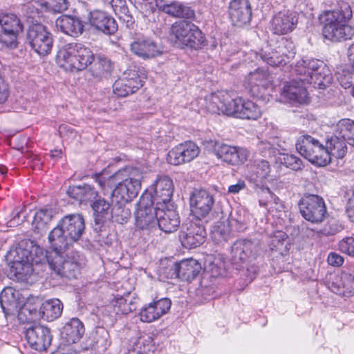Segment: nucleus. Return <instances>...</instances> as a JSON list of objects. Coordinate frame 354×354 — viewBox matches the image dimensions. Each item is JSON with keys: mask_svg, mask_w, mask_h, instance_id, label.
<instances>
[{"mask_svg": "<svg viewBox=\"0 0 354 354\" xmlns=\"http://www.w3.org/2000/svg\"><path fill=\"white\" fill-rule=\"evenodd\" d=\"M95 73L97 77H107L113 69L112 62L104 55H99L95 63Z\"/></svg>", "mask_w": 354, "mask_h": 354, "instance_id": "obj_50", "label": "nucleus"}, {"mask_svg": "<svg viewBox=\"0 0 354 354\" xmlns=\"http://www.w3.org/2000/svg\"><path fill=\"white\" fill-rule=\"evenodd\" d=\"M158 209L157 225L165 233L176 231L180 226V220L178 213L167 207H160Z\"/></svg>", "mask_w": 354, "mask_h": 354, "instance_id": "obj_26", "label": "nucleus"}, {"mask_svg": "<svg viewBox=\"0 0 354 354\" xmlns=\"http://www.w3.org/2000/svg\"><path fill=\"white\" fill-rule=\"evenodd\" d=\"M176 269L180 280L190 282L201 273L202 267L196 260L189 259L179 262Z\"/></svg>", "mask_w": 354, "mask_h": 354, "instance_id": "obj_35", "label": "nucleus"}, {"mask_svg": "<svg viewBox=\"0 0 354 354\" xmlns=\"http://www.w3.org/2000/svg\"><path fill=\"white\" fill-rule=\"evenodd\" d=\"M295 12L283 10L276 13L270 21V30L275 35H286L293 31L297 24Z\"/></svg>", "mask_w": 354, "mask_h": 354, "instance_id": "obj_21", "label": "nucleus"}, {"mask_svg": "<svg viewBox=\"0 0 354 354\" xmlns=\"http://www.w3.org/2000/svg\"><path fill=\"white\" fill-rule=\"evenodd\" d=\"M215 199L213 193L205 189H195L190 196V207L193 215L201 221L211 212Z\"/></svg>", "mask_w": 354, "mask_h": 354, "instance_id": "obj_14", "label": "nucleus"}, {"mask_svg": "<svg viewBox=\"0 0 354 354\" xmlns=\"http://www.w3.org/2000/svg\"><path fill=\"white\" fill-rule=\"evenodd\" d=\"M41 317L48 322L59 318L63 310V304L58 299H52L40 303Z\"/></svg>", "mask_w": 354, "mask_h": 354, "instance_id": "obj_36", "label": "nucleus"}, {"mask_svg": "<svg viewBox=\"0 0 354 354\" xmlns=\"http://www.w3.org/2000/svg\"><path fill=\"white\" fill-rule=\"evenodd\" d=\"M57 29L66 35L77 37L84 31V24L77 17L62 15L55 21Z\"/></svg>", "mask_w": 354, "mask_h": 354, "instance_id": "obj_29", "label": "nucleus"}, {"mask_svg": "<svg viewBox=\"0 0 354 354\" xmlns=\"http://www.w3.org/2000/svg\"><path fill=\"white\" fill-rule=\"evenodd\" d=\"M205 237L206 231L201 221L197 219L182 225L179 240L184 248H196L205 242Z\"/></svg>", "mask_w": 354, "mask_h": 354, "instance_id": "obj_13", "label": "nucleus"}, {"mask_svg": "<svg viewBox=\"0 0 354 354\" xmlns=\"http://www.w3.org/2000/svg\"><path fill=\"white\" fill-rule=\"evenodd\" d=\"M67 194L80 203L85 205L88 203H93L99 196L94 187L88 184L71 186Z\"/></svg>", "mask_w": 354, "mask_h": 354, "instance_id": "obj_31", "label": "nucleus"}, {"mask_svg": "<svg viewBox=\"0 0 354 354\" xmlns=\"http://www.w3.org/2000/svg\"><path fill=\"white\" fill-rule=\"evenodd\" d=\"M281 163L294 171L302 170L304 167L303 161L293 154H283L281 158Z\"/></svg>", "mask_w": 354, "mask_h": 354, "instance_id": "obj_58", "label": "nucleus"}, {"mask_svg": "<svg viewBox=\"0 0 354 354\" xmlns=\"http://www.w3.org/2000/svg\"><path fill=\"white\" fill-rule=\"evenodd\" d=\"M151 196L142 194L138 204V208L136 212V227L142 230H150L157 225V206L150 201Z\"/></svg>", "mask_w": 354, "mask_h": 354, "instance_id": "obj_12", "label": "nucleus"}, {"mask_svg": "<svg viewBox=\"0 0 354 354\" xmlns=\"http://www.w3.org/2000/svg\"><path fill=\"white\" fill-rule=\"evenodd\" d=\"M259 255L258 244L249 239L236 240L231 246L230 261L241 272L245 285L250 283L257 276L259 269L254 261Z\"/></svg>", "mask_w": 354, "mask_h": 354, "instance_id": "obj_4", "label": "nucleus"}, {"mask_svg": "<svg viewBox=\"0 0 354 354\" xmlns=\"http://www.w3.org/2000/svg\"><path fill=\"white\" fill-rule=\"evenodd\" d=\"M174 192V185L171 178L168 176H159L153 184V192H145L151 196V203L157 207H167L170 203Z\"/></svg>", "mask_w": 354, "mask_h": 354, "instance_id": "obj_16", "label": "nucleus"}, {"mask_svg": "<svg viewBox=\"0 0 354 354\" xmlns=\"http://www.w3.org/2000/svg\"><path fill=\"white\" fill-rule=\"evenodd\" d=\"M40 300L39 298H28L22 306H19L18 319L21 324H30L39 319L41 317Z\"/></svg>", "mask_w": 354, "mask_h": 354, "instance_id": "obj_27", "label": "nucleus"}, {"mask_svg": "<svg viewBox=\"0 0 354 354\" xmlns=\"http://www.w3.org/2000/svg\"><path fill=\"white\" fill-rule=\"evenodd\" d=\"M55 214L56 211L53 208L46 206L35 213L32 224L38 231H42L51 221Z\"/></svg>", "mask_w": 354, "mask_h": 354, "instance_id": "obj_42", "label": "nucleus"}, {"mask_svg": "<svg viewBox=\"0 0 354 354\" xmlns=\"http://www.w3.org/2000/svg\"><path fill=\"white\" fill-rule=\"evenodd\" d=\"M93 178L102 190L109 187L112 197L127 203L138 196L143 174L139 168L126 167L107 178L102 173H96Z\"/></svg>", "mask_w": 354, "mask_h": 354, "instance_id": "obj_1", "label": "nucleus"}, {"mask_svg": "<svg viewBox=\"0 0 354 354\" xmlns=\"http://www.w3.org/2000/svg\"><path fill=\"white\" fill-rule=\"evenodd\" d=\"M26 339L30 347L37 351H44L51 344L50 329L41 324H34L26 329Z\"/></svg>", "mask_w": 354, "mask_h": 354, "instance_id": "obj_15", "label": "nucleus"}, {"mask_svg": "<svg viewBox=\"0 0 354 354\" xmlns=\"http://www.w3.org/2000/svg\"><path fill=\"white\" fill-rule=\"evenodd\" d=\"M85 328L78 318H72L65 324L62 331V337L68 344L77 342L83 336Z\"/></svg>", "mask_w": 354, "mask_h": 354, "instance_id": "obj_34", "label": "nucleus"}, {"mask_svg": "<svg viewBox=\"0 0 354 354\" xmlns=\"http://www.w3.org/2000/svg\"><path fill=\"white\" fill-rule=\"evenodd\" d=\"M112 203L110 220L120 224L127 223L131 216L130 209L125 207L124 202L119 199L117 200L115 204H113V201Z\"/></svg>", "mask_w": 354, "mask_h": 354, "instance_id": "obj_41", "label": "nucleus"}, {"mask_svg": "<svg viewBox=\"0 0 354 354\" xmlns=\"http://www.w3.org/2000/svg\"><path fill=\"white\" fill-rule=\"evenodd\" d=\"M0 26L1 32L10 39L8 45L16 47L17 35L24 28L19 18L15 14H2L0 15Z\"/></svg>", "mask_w": 354, "mask_h": 354, "instance_id": "obj_24", "label": "nucleus"}, {"mask_svg": "<svg viewBox=\"0 0 354 354\" xmlns=\"http://www.w3.org/2000/svg\"><path fill=\"white\" fill-rule=\"evenodd\" d=\"M223 94L224 91H220L212 93L205 97V107L208 112L218 115L221 113V108L217 106L216 102H220V100H225Z\"/></svg>", "mask_w": 354, "mask_h": 354, "instance_id": "obj_53", "label": "nucleus"}, {"mask_svg": "<svg viewBox=\"0 0 354 354\" xmlns=\"http://www.w3.org/2000/svg\"><path fill=\"white\" fill-rule=\"evenodd\" d=\"M91 205L93 211L94 230L101 231L104 223L110 221L112 205L106 199L98 196Z\"/></svg>", "mask_w": 354, "mask_h": 354, "instance_id": "obj_28", "label": "nucleus"}, {"mask_svg": "<svg viewBox=\"0 0 354 354\" xmlns=\"http://www.w3.org/2000/svg\"><path fill=\"white\" fill-rule=\"evenodd\" d=\"M342 230V226L339 224L337 221L333 220L327 222L323 228L319 231H317V234L319 236H328L335 234L336 233L340 232Z\"/></svg>", "mask_w": 354, "mask_h": 354, "instance_id": "obj_61", "label": "nucleus"}, {"mask_svg": "<svg viewBox=\"0 0 354 354\" xmlns=\"http://www.w3.org/2000/svg\"><path fill=\"white\" fill-rule=\"evenodd\" d=\"M231 234V229L229 222H221L214 227L211 236L212 239L216 242L227 241Z\"/></svg>", "mask_w": 354, "mask_h": 354, "instance_id": "obj_49", "label": "nucleus"}, {"mask_svg": "<svg viewBox=\"0 0 354 354\" xmlns=\"http://www.w3.org/2000/svg\"><path fill=\"white\" fill-rule=\"evenodd\" d=\"M346 140L342 136H339V129L336 125V129L333 136H331L326 140V149L329 155V163L331 161L332 157L335 158H342L346 153L347 146Z\"/></svg>", "mask_w": 354, "mask_h": 354, "instance_id": "obj_32", "label": "nucleus"}, {"mask_svg": "<svg viewBox=\"0 0 354 354\" xmlns=\"http://www.w3.org/2000/svg\"><path fill=\"white\" fill-rule=\"evenodd\" d=\"M124 80H127L129 82L133 84V85L138 84V87L141 88L143 86L144 76H141L139 73V68L136 66H130L123 73Z\"/></svg>", "mask_w": 354, "mask_h": 354, "instance_id": "obj_57", "label": "nucleus"}, {"mask_svg": "<svg viewBox=\"0 0 354 354\" xmlns=\"http://www.w3.org/2000/svg\"><path fill=\"white\" fill-rule=\"evenodd\" d=\"M257 151L264 158H268L275 156L278 149L270 141L260 140L257 145Z\"/></svg>", "mask_w": 354, "mask_h": 354, "instance_id": "obj_59", "label": "nucleus"}, {"mask_svg": "<svg viewBox=\"0 0 354 354\" xmlns=\"http://www.w3.org/2000/svg\"><path fill=\"white\" fill-rule=\"evenodd\" d=\"M339 136H343L348 145L354 147V121L350 119H342L337 124Z\"/></svg>", "mask_w": 354, "mask_h": 354, "instance_id": "obj_45", "label": "nucleus"}, {"mask_svg": "<svg viewBox=\"0 0 354 354\" xmlns=\"http://www.w3.org/2000/svg\"><path fill=\"white\" fill-rule=\"evenodd\" d=\"M94 339L96 346L102 350H106L111 344L109 333L104 327L96 328Z\"/></svg>", "mask_w": 354, "mask_h": 354, "instance_id": "obj_56", "label": "nucleus"}, {"mask_svg": "<svg viewBox=\"0 0 354 354\" xmlns=\"http://www.w3.org/2000/svg\"><path fill=\"white\" fill-rule=\"evenodd\" d=\"M158 313L150 303L141 309L139 315L142 322L149 323L160 318Z\"/></svg>", "mask_w": 354, "mask_h": 354, "instance_id": "obj_60", "label": "nucleus"}, {"mask_svg": "<svg viewBox=\"0 0 354 354\" xmlns=\"http://www.w3.org/2000/svg\"><path fill=\"white\" fill-rule=\"evenodd\" d=\"M214 151L218 159L232 166H238L245 163L250 155V151L246 148L223 143L216 144Z\"/></svg>", "mask_w": 354, "mask_h": 354, "instance_id": "obj_18", "label": "nucleus"}, {"mask_svg": "<svg viewBox=\"0 0 354 354\" xmlns=\"http://www.w3.org/2000/svg\"><path fill=\"white\" fill-rule=\"evenodd\" d=\"M55 256H50V268L61 277L68 279H76L84 266L83 257L78 254L68 256L65 259L63 254L66 251L55 250Z\"/></svg>", "mask_w": 354, "mask_h": 354, "instance_id": "obj_8", "label": "nucleus"}, {"mask_svg": "<svg viewBox=\"0 0 354 354\" xmlns=\"http://www.w3.org/2000/svg\"><path fill=\"white\" fill-rule=\"evenodd\" d=\"M108 2L111 5L115 15L126 24V26L132 27L135 19L127 6L126 0H109Z\"/></svg>", "mask_w": 354, "mask_h": 354, "instance_id": "obj_39", "label": "nucleus"}, {"mask_svg": "<svg viewBox=\"0 0 354 354\" xmlns=\"http://www.w3.org/2000/svg\"><path fill=\"white\" fill-rule=\"evenodd\" d=\"M247 88L251 95L257 98H262L266 95L270 84L269 73L267 70L257 68L251 72L247 77Z\"/></svg>", "mask_w": 354, "mask_h": 354, "instance_id": "obj_22", "label": "nucleus"}, {"mask_svg": "<svg viewBox=\"0 0 354 354\" xmlns=\"http://www.w3.org/2000/svg\"><path fill=\"white\" fill-rule=\"evenodd\" d=\"M306 84L300 82L298 77L297 80L286 83L281 93L282 100L293 106L307 103L308 93L305 86Z\"/></svg>", "mask_w": 354, "mask_h": 354, "instance_id": "obj_20", "label": "nucleus"}, {"mask_svg": "<svg viewBox=\"0 0 354 354\" xmlns=\"http://www.w3.org/2000/svg\"><path fill=\"white\" fill-rule=\"evenodd\" d=\"M84 230L85 221L82 214L64 216L48 234L50 248L66 251L80 240Z\"/></svg>", "mask_w": 354, "mask_h": 354, "instance_id": "obj_3", "label": "nucleus"}, {"mask_svg": "<svg viewBox=\"0 0 354 354\" xmlns=\"http://www.w3.org/2000/svg\"><path fill=\"white\" fill-rule=\"evenodd\" d=\"M296 149L313 165L323 167L329 164V155L324 146L309 135H302L297 138Z\"/></svg>", "mask_w": 354, "mask_h": 354, "instance_id": "obj_9", "label": "nucleus"}, {"mask_svg": "<svg viewBox=\"0 0 354 354\" xmlns=\"http://www.w3.org/2000/svg\"><path fill=\"white\" fill-rule=\"evenodd\" d=\"M351 17V6L344 1L339 2L334 10L325 11L319 17L324 24L323 37L333 42L351 39L354 36V26L347 25Z\"/></svg>", "mask_w": 354, "mask_h": 354, "instance_id": "obj_2", "label": "nucleus"}, {"mask_svg": "<svg viewBox=\"0 0 354 354\" xmlns=\"http://www.w3.org/2000/svg\"><path fill=\"white\" fill-rule=\"evenodd\" d=\"M228 18L232 26L239 28L250 24L252 10L249 0H231L227 6Z\"/></svg>", "mask_w": 354, "mask_h": 354, "instance_id": "obj_17", "label": "nucleus"}, {"mask_svg": "<svg viewBox=\"0 0 354 354\" xmlns=\"http://www.w3.org/2000/svg\"><path fill=\"white\" fill-rule=\"evenodd\" d=\"M248 167L250 180L254 183H261L271 171L270 163L266 160H255Z\"/></svg>", "mask_w": 354, "mask_h": 354, "instance_id": "obj_37", "label": "nucleus"}, {"mask_svg": "<svg viewBox=\"0 0 354 354\" xmlns=\"http://www.w3.org/2000/svg\"><path fill=\"white\" fill-rule=\"evenodd\" d=\"M26 39L32 49L41 56L48 55L53 46L52 34L41 24H32L27 31Z\"/></svg>", "mask_w": 354, "mask_h": 354, "instance_id": "obj_11", "label": "nucleus"}, {"mask_svg": "<svg viewBox=\"0 0 354 354\" xmlns=\"http://www.w3.org/2000/svg\"><path fill=\"white\" fill-rule=\"evenodd\" d=\"M156 313H159L158 315L160 317L163 315L168 313L171 306V301L169 298H162L157 301L151 302Z\"/></svg>", "mask_w": 354, "mask_h": 354, "instance_id": "obj_64", "label": "nucleus"}, {"mask_svg": "<svg viewBox=\"0 0 354 354\" xmlns=\"http://www.w3.org/2000/svg\"><path fill=\"white\" fill-rule=\"evenodd\" d=\"M261 115L258 106L252 101H244L242 98L239 104L238 118L247 120H257Z\"/></svg>", "mask_w": 354, "mask_h": 354, "instance_id": "obj_43", "label": "nucleus"}, {"mask_svg": "<svg viewBox=\"0 0 354 354\" xmlns=\"http://www.w3.org/2000/svg\"><path fill=\"white\" fill-rule=\"evenodd\" d=\"M163 10L167 14L178 18L194 20L196 18L195 10L187 4L175 1L165 5Z\"/></svg>", "mask_w": 354, "mask_h": 354, "instance_id": "obj_38", "label": "nucleus"}, {"mask_svg": "<svg viewBox=\"0 0 354 354\" xmlns=\"http://www.w3.org/2000/svg\"><path fill=\"white\" fill-rule=\"evenodd\" d=\"M261 59L266 62L268 64L272 66H281L286 65L290 61L282 56L280 53H278V50L274 49V51L266 54V53H261L260 54Z\"/></svg>", "mask_w": 354, "mask_h": 354, "instance_id": "obj_54", "label": "nucleus"}, {"mask_svg": "<svg viewBox=\"0 0 354 354\" xmlns=\"http://www.w3.org/2000/svg\"><path fill=\"white\" fill-rule=\"evenodd\" d=\"M223 95V98H225V100H223L225 104L221 106V113L228 116L232 115L238 118L239 104L241 98L239 97L234 99L227 92H224Z\"/></svg>", "mask_w": 354, "mask_h": 354, "instance_id": "obj_47", "label": "nucleus"}, {"mask_svg": "<svg viewBox=\"0 0 354 354\" xmlns=\"http://www.w3.org/2000/svg\"><path fill=\"white\" fill-rule=\"evenodd\" d=\"M278 53L282 55L283 57L287 58L289 61L295 57L296 53L295 46L293 41L286 37H282L277 41Z\"/></svg>", "mask_w": 354, "mask_h": 354, "instance_id": "obj_52", "label": "nucleus"}, {"mask_svg": "<svg viewBox=\"0 0 354 354\" xmlns=\"http://www.w3.org/2000/svg\"><path fill=\"white\" fill-rule=\"evenodd\" d=\"M46 10L52 12H62L68 9L67 0H47L44 3Z\"/></svg>", "mask_w": 354, "mask_h": 354, "instance_id": "obj_62", "label": "nucleus"}, {"mask_svg": "<svg viewBox=\"0 0 354 354\" xmlns=\"http://www.w3.org/2000/svg\"><path fill=\"white\" fill-rule=\"evenodd\" d=\"M295 71L303 84H313L324 88L330 84L331 74L326 64L320 59L306 58L299 60L295 65Z\"/></svg>", "mask_w": 354, "mask_h": 354, "instance_id": "obj_5", "label": "nucleus"}, {"mask_svg": "<svg viewBox=\"0 0 354 354\" xmlns=\"http://www.w3.org/2000/svg\"><path fill=\"white\" fill-rule=\"evenodd\" d=\"M130 48L133 54L144 59L155 57L162 53L156 42L145 36L136 37L131 44Z\"/></svg>", "mask_w": 354, "mask_h": 354, "instance_id": "obj_23", "label": "nucleus"}, {"mask_svg": "<svg viewBox=\"0 0 354 354\" xmlns=\"http://www.w3.org/2000/svg\"><path fill=\"white\" fill-rule=\"evenodd\" d=\"M25 245L26 248H29L31 251L32 266L35 264L41 263L43 261H46L50 266V256H55V249L50 248L51 251H44L43 248L36 245L32 241H26Z\"/></svg>", "mask_w": 354, "mask_h": 354, "instance_id": "obj_40", "label": "nucleus"}, {"mask_svg": "<svg viewBox=\"0 0 354 354\" xmlns=\"http://www.w3.org/2000/svg\"><path fill=\"white\" fill-rule=\"evenodd\" d=\"M287 234L282 232L278 231L270 237L268 246L272 252H277L279 254L283 255V252L287 250L286 242L287 241Z\"/></svg>", "mask_w": 354, "mask_h": 354, "instance_id": "obj_48", "label": "nucleus"}, {"mask_svg": "<svg viewBox=\"0 0 354 354\" xmlns=\"http://www.w3.org/2000/svg\"><path fill=\"white\" fill-rule=\"evenodd\" d=\"M169 36L178 47L199 50L207 45L205 34L194 23L180 20L171 25Z\"/></svg>", "mask_w": 354, "mask_h": 354, "instance_id": "obj_6", "label": "nucleus"}, {"mask_svg": "<svg viewBox=\"0 0 354 354\" xmlns=\"http://www.w3.org/2000/svg\"><path fill=\"white\" fill-rule=\"evenodd\" d=\"M73 43H70L63 46L57 53V59L61 67L66 71H81L80 60L77 55L73 53L75 50Z\"/></svg>", "mask_w": 354, "mask_h": 354, "instance_id": "obj_30", "label": "nucleus"}, {"mask_svg": "<svg viewBox=\"0 0 354 354\" xmlns=\"http://www.w3.org/2000/svg\"><path fill=\"white\" fill-rule=\"evenodd\" d=\"M200 153L199 147L192 141H186L171 149L167 154V162L180 165L196 158Z\"/></svg>", "mask_w": 354, "mask_h": 354, "instance_id": "obj_19", "label": "nucleus"}, {"mask_svg": "<svg viewBox=\"0 0 354 354\" xmlns=\"http://www.w3.org/2000/svg\"><path fill=\"white\" fill-rule=\"evenodd\" d=\"M338 248L342 253L354 257V238L348 236L338 243Z\"/></svg>", "mask_w": 354, "mask_h": 354, "instance_id": "obj_63", "label": "nucleus"}, {"mask_svg": "<svg viewBox=\"0 0 354 354\" xmlns=\"http://www.w3.org/2000/svg\"><path fill=\"white\" fill-rule=\"evenodd\" d=\"M138 84L133 85L127 80L120 79L116 80L113 86V93L118 97H124L130 94L136 93L140 88Z\"/></svg>", "mask_w": 354, "mask_h": 354, "instance_id": "obj_46", "label": "nucleus"}, {"mask_svg": "<svg viewBox=\"0 0 354 354\" xmlns=\"http://www.w3.org/2000/svg\"><path fill=\"white\" fill-rule=\"evenodd\" d=\"M301 216L312 224H320L325 219L327 209L322 197L316 194H304L298 202Z\"/></svg>", "mask_w": 354, "mask_h": 354, "instance_id": "obj_10", "label": "nucleus"}, {"mask_svg": "<svg viewBox=\"0 0 354 354\" xmlns=\"http://www.w3.org/2000/svg\"><path fill=\"white\" fill-rule=\"evenodd\" d=\"M32 260L31 251L26 248L25 241L11 248L6 255L8 277L13 281H26L33 271Z\"/></svg>", "mask_w": 354, "mask_h": 354, "instance_id": "obj_7", "label": "nucleus"}, {"mask_svg": "<svg viewBox=\"0 0 354 354\" xmlns=\"http://www.w3.org/2000/svg\"><path fill=\"white\" fill-rule=\"evenodd\" d=\"M73 44L75 50H73V53H76V55H77V58H79L78 60H80V64L82 65L80 68L81 71H82L94 62L95 55L90 48L86 47L80 43Z\"/></svg>", "mask_w": 354, "mask_h": 354, "instance_id": "obj_44", "label": "nucleus"}, {"mask_svg": "<svg viewBox=\"0 0 354 354\" xmlns=\"http://www.w3.org/2000/svg\"><path fill=\"white\" fill-rule=\"evenodd\" d=\"M137 10H138L145 17H149L151 14L157 10L158 0H130Z\"/></svg>", "mask_w": 354, "mask_h": 354, "instance_id": "obj_51", "label": "nucleus"}, {"mask_svg": "<svg viewBox=\"0 0 354 354\" xmlns=\"http://www.w3.org/2000/svg\"><path fill=\"white\" fill-rule=\"evenodd\" d=\"M23 302L19 291L12 287H6L0 294V304L6 314L17 310Z\"/></svg>", "mask_w": 354, "mask_h": 354, "instance_id": "obj_33", "label": "nucleus"}, {"mask_svg": "<svg viewBox=\"0 0 354 354\" xmlns=\"http://www.w3.org/2000/svg\"><path fill=\"white\" fill-rule=\"evenodd\" d=\"M88 20L92 26L106 35H113L118 30L116 21L106 12L93 10L89 13Z\"/></svg>", "mask_w": 354, "mask_h": 354, "instance_id": "obj_25", "label": "nucleus"}, {"mask_svg": "<svg viewBox=\"0 0 354 354\" xmlns=\"http://www.w3.org/2000/svg\"><path fill=\"white\" fill-rule=\"evenodd\" d=\"M112 305L113 311L117 315H127L135 310L134 304L131 301L128 302L127 300L122 297L115 298V299L113 301Z\"/></svg>", "mask_w": 354, "mask_h": 354, "instance_id": "obj_55", "label": "nucleus"}]
</instances>
